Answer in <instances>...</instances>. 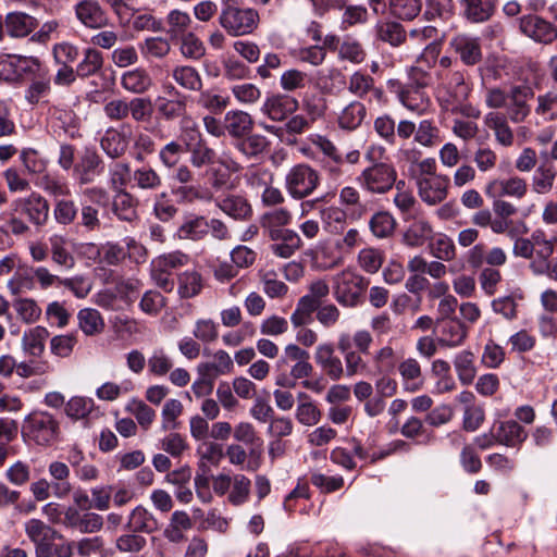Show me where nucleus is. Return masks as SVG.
Wrapping results in <instances>:
<instances>
[{
  "instance_id": "obj_1",
  "label": "nucleus",
  "mask_w": 557,
  "mask_h": 557,
  "mask_svg": "<svg viewBox=\"0 0 557 557\" xmlns=\"http://www.w3.org/2000/svg\"><path fill=\"white\" fill-rule=\"evenodd\" d=\"M372 343V335L366 330L357 331L352 335L349 333L339 334L336 347L345 360V376L352 377L367 370L368 366L362 355L369 354Z\"/></svg>"
},
{
  "instance_id": "obj_2",
  "label": "nucleus",
  "mask_w": 557,
  "mask_h": 557,
  "mask_svg": "<svg viewBox=\"0 0 557 557\" xmlns=\"http://www.w3.org/2000/svg\"><path fill=\"white\" fill-rule=\"evenodd\" d=\"M259 22L256 9L243 7L237 0H222L219 24L230 36L250 35L258 28Z\"/></svg>"
},
{
  "instance_id": "obj_3",
  "label": "nucleus",
  "mask_w": 557,
  "mask_h": 557,
  "mask_svg": "<svg viewBox=\"0 0 557 557\" xmlns=\"http://www.w3.org/2000/svg\"><path fill=\"white\" fill-rule=\"evenodd\" d=\"M21 433L25 442L47 447L59 440L60 423L48 411H33L25 417Z\"/></svg>"
},
{
  "instance_id": "obj_4",
  "label": "nucleus",
  "mask_w": 557,
  "mask_h": 557,
  "mask_svg": "<svg viewBox=\"0 0 557 557\" xmlns=\"http://www.w3.org/2000/svg\"><path fill=\"white\" fill-rule=\"evenodd\" d=\"M369 281L350 269L333 276V294L344 307H356L363 301Z\"/></svg>"
},
{
  "instance_id": "obj_5",
  "label": "nucleus",
  "mask_w": 557,
  "mask_h": 557,
  "mask_svg": "<svg viewBox=\"0 0 557 557\" xmlns=\"http://www.w3.org/2000/svg\"><path fill=\"white\" fill-rule=\"evenodd\" d=\"M320 184V173L307 163L295 164L285 176V188L296 200L311 196Z\"/></svg>"
},
{
  "instance_id": "obj_6",
  "label": "nucleus",
  "mask_w": 557,
  "mask_h": 557,
  "mask_svg": "<svg viewBox=\"0 0 557 557\" xmlns=\"http://www.w3.org/2000/svg\"><path fill=\"white\" fill-rule=\"evenodd\" d=\"M397 173L392 164L380 162L364 169L357 177L359 185L372 194H385L396 182Z\"/></svg>"
},
{
  "instance_id": "obj_7",
  "label": "nucleus",
  "mask_w": 557,
  "mask_h": 557,
  "mask_svg": "<svg viewBox=\"0 0 557 557\" xmlns=\"http://www.w3.org/2000/svg\"><path fill=\"white\" fill-rule=\"evenodd\" d=\"M10 208L14 213L26 216L28 222L38 228L45 226L49 220L50 205L38 193L13 200Z\"/></svg>"
},
{
  "instance_id": "obj_8",
  "label": "nucleus",
  "mask_w": 557,
  "mask_h": 557,
  "mask_svg": "<svg viewBox=\"0 0 557 557\" xmlns=\"http://www.w3.org/2000/svg\"><path fill=\"white\" fill-rule=\"evenodd\" d=\"M440 78L438 94L443 106L468 100L471 87L466 82L465 71H445L440 74Z\"/></svg>"
},
{
  "instance_id": "obj_9",
  "label": "nucleus",
  "mask_w": 557,
  "mask_h": 557,
  "mask_svg": "<svg viewBox=\"0 0 557 557\" xmlns=\"http://www.w3.org/2000/svg\"><path fill=\"white\" fill-rule=\"evenodd\" d=\"M75 18L89 29H103L110 25V16L98 0H78L73 5Z\"/></svg>"
},
{
  "instance_id": "obj_10",
  "label": "nucleus",
  "mask_w": 557,
  "mask_h": 557,
  "mask_svg": "<svg viewBox=\"0 0 557 557\" xmlns=\"http://www.w3.org/2000/svg\"><path fill=\"white\" fill-rule=\"evenodd\" d=\"M534 98V90L529 85H513L508 90L507 116L513 123L523 122L531 112L529 100Z\"/></svg>"
},
{
  "instance_id": "obj_11",
  "label": "nucleus",
  "mask_w": 557,
  "mask_h": 557,
  "mask_svg": "<svg viewBox=\"0 0 557 557\" xmlns=\"http://www.w3.org/2000/svg\"><path fill=\"white\" fill-rule=\"evenodd\" d=\"M519 28L523 35L540 44L548 45L557 39V26L539 15L520 17Z\"/></svg>"
},
{
  "instance_id": "obj_12",
  "label": "nucleus",
  "mask_w": 557,
  "mask_h": 557,
  "mask_svg": "<svg viewBox=\"0 0 557 557\" xmlns=\"http://www.w3.org/2000/svg\"><path fill=\"white\" fill-rule=\"evenodd\" d=\"M449 48L467 66H474L483 59L481 39L467 34H458L449 40Z\"/></svg>"
},
{
  "instance_id": "obj_13",
  "label": "nucleus",
  "mask_w": 557,
  "mask_h": 557,
  "mask_svg": "<svg viewBox=\"0 0 557 557\" xmlns=\"http://www.w3.org/2000/svg\"><path fill=\"white\" fill-rule=\"evenodd\" d=\"M449 181L448 176L442 174L417 177L420 198L431 206L442 202L447 197Z\"/></svg>"
},
{
  "instance_id": "obj_14",
  "label": "nucleus",
  "mask_w": 557,
  "mask_h": 557,
  "mask_svg": "<svg viewBox=\"0 0 557 557\" xmlns=\"http://www.w3.org/2000/svg\"><path fill=\"white\" fill-rule=\"evenodd\" d=\"M490 198L512 197L522 199L528 193V183L519 176L508 178H495L490 181L484 189Z\"/></svg>"
},
{
  "instance_id": "obj_15",
  "label": "nucleus",
  "mask_w": 557,
  "mask_h": 557,
  "mask_svg": "<svg viewBox=\"0 0 557 557\" xmlns=\"http://www.w3.org/2000/svg\"><path fill=\"white\" fill-rule=\"evenodd\" d=\"M434 332L437 335V344L440 346L457 347L465 342L468 329L458 319H438Z\"/></svg>"
},
{
  "instance_id": "obj_16",
  "label": "nucleus",
  "mask_w": 557,
  "mask_h": 557,
  "mask_svg": "<svg viewBox=\"0 0 557 557\" xmlns=\"http://www.w3.org/2000/svg\"><path fill=\"white\" fill-rule=\"evenodd\" d=\"M314 361L321 371L332 381H339L345 376L342 359L335 354V347L331 343L317 346Z\"/></svg>"
},
{
  "instance_id": "obj_17",
  "label": "nucleus",
  "mask_w": 557,
  "mask_h": 557,
  "mask_svg": "<svg viewBox=\"0 0 557 557\" xmlns=\"http://www.w3.org/2000/svg\"><path fill=\"white\" fill-rule=\"evenodd\" d=\"M103 161L92 148H85L78 162L74 165V174L81 185L94 183L103 172Z\"/></svg>"
},
{
  "instance_id": "obj_18",
  "label": "nucleus",
  "mask_w": 557,
  "mask_h": 557,
  "mask_svg": "<svg viewBox=\"0 0 557 557\" xmlns=\"http://www.w3.org/2000/svg\"><path fill=\"white\" fill-rule=\"evenodd\" d=\"M268 236L273 242L270 245L271 252L280 258H290L302 246L300 236L294 230H274Z\"/></svg>"
},
{
  "instance_id": "obj_19",
  "label": "nucleus",
  "mask_w": 557,
  "mask_h": 557,
  "mask_svg": "<svg viewBox=\"0 0 557 557\" xmlns=\"http://www.w3.org/2000/svg\"><path fill=\"white\" fill-rule=\"evenodd\" d=\"M168 94L172 98L158 97L157 111L164 121H174L186 114L187 96L181 94L174 86L168 87Z\"/></svg>"
},
{
  "instance_id": "obj_20",
  "label": "nucleus",
  "mask_w": 557,
  "mask_h": 557,
  "mask_svg": "<svg viewBox=\"0 0 557 557\" xmlns=\"http://www.w3.org/2000/svg\"><path fill=\"white\" fill-rule=\"evenodd\" d=\"M310 354L300 348L296 344H288L284 349V356L281 358L278 363L286 364L289 361L295 362L290 368V376L293 379H307L313 372V367L309 362Z\"/></svg>"
},
{
  "instance_id": "obj_21",
  "label": "nucleus",
  "mask_w": 557,
  "mask_h": 557,
  "mask_svg": "<svg viewBox=\"0 0 557 557\" xmlns=\"http://www.w3.org/2000/svg\"><path fill=\"white\" fill-rule=\"evenodd\" d=\"M298 100L287 95H272L268 97L262 107L261 111L264 115L274 122L285 121L289 114L298 108Z\"/></svg>"
},
{
  "instance_id": "obj_22",
  "label": "nucleus",
  "mask_w": 557,
  "mask_h": 557,
  "mask_svg": "<svg viewBox=\"0 0 557 557\" xmlns=\"http://www.w3.org/2000/svg\"><path fill=\"white\" fill-rule=\"evenodd\" d=\"M498 0H460L461 15L470 23H485L496 12Z\"/></svg>"
},
{
  "instance_id": "obj_23",
  "label": "nucleus",
  "mask_w": 557,
  "mask_h": 557,
  "mask_svg": "<svg viewBox=\"0 0 557 557\" xmlns=\"http://www.w3.org/2000/svg\"><path fill=\"white\" fill-rule=\"evenodd\" d=\"M433 227L423 216H414L403 234V243L411 248L423 246L433 237Z\"/></svg>"
},
{
  "instance_id": "obj_24",
  "label": "nucleus",
  "mask_w": 557,
  "mask_h": 557,
  "mask_svg": "<svg viewBox=\"0 0 557 557\" xmlns=\"http://www.w3.org/2000/svg\"><path fill=\"white\" fill-rule=\"evenodd\" d=\"M51 260L58 267L71 270L75 265V257L70 250V240L62 234H52L48 238Z\"/></svg>"
},
{
  "instance_id": "obj_25",
  "label": "nucleus",
  "mask_w": 557,
  "mask_h": 557,
  "mask_svg": "<svg viewBox=\"0 0 557 557\" xmlns=\"http://www.w3.org/2000/svg\"><path fill=\"white\" fill-rule=\"evenodd\" d=\"M493 426L498 444L507 447H519L527 440V431L515 420L500 421Z\"/></svg>"
},
{
  "instance_id": "obj_26",
  "label": "nucleus",
  "mask_w": 557,
  "mask_h": 557,
  "mask_svg": "<svg viewBox=\"0 0 557 557\" xmlns=\"http://www.w3.org/2000/svg\"><path fill=\"white\" fill-rule=\"evenodd\" d=\"M215 205L228 216L246 221L252 215V208L248 200L239 195H227L223 198H216Z\"/></svg>"
},
{
  "instance_id": "obj_27",
  "label": "nucleus",
  "mask_w": 557,
  "mask_h": 557,
  "mask_svg": "<svg viewBox=\"0 0 557 557\" xmlns=\"http://www.w3.org/2000/svg\"><path fill=\"white\" fill-rule=\"evenodd\" d=\"M208 235L207 219L202 215L188 214L177 227L175 236L178 239L198 242Z\"/></svg>"
},
{
  "instance_id": "obj_28",
  "label": "nucleus",
  "mask_w": 557,
  "mask_h": 557,
  "mask_svg": "<svg viewBox=\"0 0 557 557\" xmlns=\"http://www.w3.org/2000/svg\"><path fill=\"white\" fill-rule=\"evenodd\" d=\"M224 126L225 133L238 139L251 133L253 120L251 115L245 111L231 110L224 115Z\"/></svg>"
},
{
  "instance_id": "obj_29",
  "label": "nucleus",
  "mask_w": 557,
  "mask_h": 557,
  "mask_svg": "<svg viewBox=\"0 0 557 557\" xmlns=\"http://www.w3.org/2000/svg\"><path fill=\"white\" fill-rule=\"evenodd\" d=\"M38 26V21L24 12H10L5 15V29L12 38H24Z\"/></svg>"
},
{
  "instance_id": "obj_30",
  "label": "nucleus",
  "mask_w": 557,
  "mask_h": 557,
  "mask_svg": "<svg viewBox=\"0 0 557 557\" xmlns=\"http://www.w3.org/2000/svg\"><path fill=\"white\" fill-rule=\"evenodd\" d=\"M126 529L129 532L151 534L159 529V521L146 507L138 505L131 511Z\"/></svg>"
},
{
  "instance_id": "obj_31",
  "label": "nucleus",
  "mask_w": 557,
  "mask_h": 557,
  "mask_svg": "<svg viewBox=\"0 0 557 557\" xmlns=\"http://www.w3.org/2000/svg\"><path fill=\"white\" fill-rule=\"evenodd\" d=\"M485 125L494 132L496 141L504 146L513 145L515 136L510 128L507 116L500 112L492 111L485 115Z\"/></svg>"
},
{
  "instance_id": "obj_32",
  "label": "nucleus",
  "mask_w": 557,
  "mask_h": 557,
  "mask_svg": "<svg viewBox=\"0 0 557 557\" xmlns=\"http://www.w3.org/2000/svg\"><path fill=\"white\" fill-rule=\"evenodd\" d=\"M556 177V168L548 161L542 162L533 173L531 180L532 191L537 195L550 193L554 188Z\"/></svg>"
},
{
  "instance_id": "obj_33",
  "label": "nucleus",
  "mask_w": 557,
  "mask_h": 557,
  "mask_svg": "<svg viewBox=\"0 0 557 557\" xmlns=\"http://www.w3.org/2000/svg\"><path fill=\"white\" fill-rule=\"evenodd\" d=\"M121 85L132 94L141 95L151 88L152 78L147 70L136 67L122 74Z\"/></svg>"
},
{
  "instance_id": "obj_34",
  "label": "nucleus",
  "mask_w": 557,
  "mask_h": 557,
  "mask_svg": "<svg viewBox=\"0 0 557 557\" xmlns=\"http://www.w3.org/2000/svg\"><path fill=\"white\" fill-rule=\"evenodd\" d=\"M367 116V108L359 100H354L345 106L338 113L337 123L342 129L355 131Z\"/></svg>"
},
{
  "instance_id": "obj_35",
  "label": "nucleus",
  "mask_w": 557,
  "mask_h": 557,
  "mask_svg": "<svg viewBox=\"0 0 557 557\" xmlns=\"http://www.w3.org/2000/svg\"><path fill=\"white\" fill-rule=\"evenodd\" d=\"M48 471L52 478L51 487L53 495L64 498L72 492V484L69 481L70 468L61 461H53L49 465Z\"/></svg>"
},
{
  "instance_id": "obj_36",
  "label": "nucleus",
  "mask_w": 557,
  "mask_h": 557,
  "mask_svg": "<svg viewBox=\"0 0 557 557\" xmlns=\"http://www.w3.org/2000/svg\"><path fill=\"white\" fill-rule=\"evenodd\" d=\"M103 54L96 48H87L84 50L83 59L78 62L75 73L82 79L88 78L101 73L103 67Z\"/></svg>"
},
{
  "instance_id": "obj_37",
  "label": "nucleus",
  "mask_w": 557,
  "mask_h": 557,
  "mask_svg": "<svg viewBox=\"0 0 557 557\" xmlns=\"http://www.w3.org/2000/svg\"><path fill=\"white\" fill-rule=\"evenodd\" d=\"M376 38L392 47L401 46L407 38L404 26L395 21H383L375 26Z\"/></svg>"
},
{
  "instance_id": "obj_38",
  "label": "nucleus",
  "mask_w": 557,
  "mask_h": 557,
  "mask_svg": "<svg viewBox=\"0 0 557 557\" xmlns=\"http://www.w3.org/2000/svg\"><path fill=\"white\" fill-rule=\"evenodd\" d=\"M128 144L127 136L114 128L108 129L100 140L102 150L112 159L122 157L126 152Z\"/></svg>"
},
{
  "instance_id": "obj_39",
  "label": "nucleus",
  "mask_w": 557,
  "mask_h": 557,
  "mask_svg": "<svg viewBox=\"0 0 557 557\" xmlns=\"http://www.w3.org/2000/svg\"><path fill=\"white\" fill-rule=\"evenodd\" d=\"M49 337V332L44 326H35L26 331L22 337L23 350L33 357H40L46 347V339Z\"/></svg>"
},
{
  "instance_id": "obj_40",
  "label": "nucleus",
  "mask_w": 557,
  "mask_h": 557,
  "mask_svg": "<svg viewBox=\"0 0 557 557\" xmlns=\"http://www.w3.org/2000/svg\"><path fill=\"white\" fill-rule=\"evenodd\" d=\"M234 147L247 158H253L267 150L269 140L263 135L249 133L236 139Z\"/></svg>"
},
{
  "instance_id": "obj_41",
  "label": "nucleus",
  "mask_w": 557,
  "mask_h": 557,
  "mask_svg": "<svg viewBox=\"0 0 557 557\" xmlns=\"http://www.w3.org/2000/svg\"><path fill=\"white\" fill-rule=\"evenodd\" d=\"M339 202L349 210L351 219H361L369 211L368 203L361 201L359 191L352 186L341 189Z\"/></svg>"
},
{
  "instance_id": "obj_42",
  "label": "nucleus",
  "mask_w": 557,
  "mask_h": 557,
  "mask_svg": "<svg viewBox=\"0 0 557 557\" xmlns=\"http://www.w3.org/2000/svg\"><path fill=\"white\" fill-rule=\"evenodd\" d=\"M168 29L164 28L165 33L171 39H178L183 35L189 33V28L193 24L191 17L187 12L181 10H172L166 15Z\"/></svg>"
},
{
  "instance_id": "obj_43",
  "label": "nucleus",
  "mask_w": 557,
  "mask_h": 557,
  "mask_svg": "<svg viewBox=\"0 0 557 557\" xmlns=\"http://www.w3.org/2000/svg\"><path fill=\"white\" fill-rule=\"evenodd\" d=\"M398 370L407 391L414 392L421 388L423 383L422 371L419 362L414 358L405 359L399 363Z\"/></svg>"
},
{
  "instance_id": "obj_44",
  "label": "nucleus",
  "mask_w": 557,
  "mask_h": 557,
  "mask_svg": "<svg viewBox=\"0 0 557 557\" xmlns=\"http://www.w3.org/2000/svg\"><path fill=\"white\" fill-rule=\"evenodd\" d=\"M112 211L122 221L132 222L137 218L133 196L126 190H119L112 200Z\"/></svg>"
},
{
  "instance_id": "obj_45",
  "label": "nucleus",
  "mask_w": 557,
  "mask_h": 557,
  "mask_svg": "<svg viewBox=\"0 0 557 557\" xmlns=\"http://www.w3.org/2000/svg\"><path fill=\"white\" fill-rule=\"evenodd\" d=\"M134 186L149 191H156L162 186V177L151 166L144 165L136 169L132 175Z\"/></svg>"
},
{
  "instance_id": "obj_46",
  "label": "nucleus",
  "mask_w": 557,
  "mask_h": 557,
  "mask_svg": "<svg viewBox=\"0 0 557 557\" xmlns=\"http://www.w3.org/2000/svg\"><path fill=\"white\" fill-rule=\"evenodd\" d=\"M78 326L87 336L100 334L104 327L100 312L92 308H84L77 314Z\"/></svg>"
},
{
  "instance_id": "obj_47",
  "label": "nucleus",
  "mask_w": 557,
  "mask_h": 557,
  "mask_svg": "<svg viewBox=\"0 0 557 557\" xmlns=\"http://www.w3.org/2000/svg\"><path fill=\"white\" fill-rule=\"evenodd\" d=\"M185 153L186 149L183 144L171 140L159 150L158 158L162 166L171 171L180 165Z\"/></svg>"
},
{
  "instance_id": "obj_48",
  "label": "nucleus",
  "mask_w": 557,
  "mask_h": 557,
  "mask_svg": "<svg viewBox=\"0 0 557 557\" xmlns=\"http://www.w3.org/2000/svg\"><path fill=\"white\" fill-rule=\"evenodd\" d=\"M173 79L187 90L198 91L202 88V78L198 71L189 65L176 66L172 73Z\"/></svg>"
},
{
  "instance_id": "obj_49",
  "label": "nucleus",
  "mask_w": 557,
  "mask_h": 557,
  "mask_svg": "<svg viewBox=\"0 0 557 557\" xmlns=\"http://www.w3.org/2000/svg\"><path fill=\"white\" fill-rule=\"evenodd\" d=\"M454 366L458 374L459 381L463 385H470L476 373L474 366V355L469 350L460 351L454 360Z\"/></svg>"
},
{
  "instance_id": "obj_50",
  "label": "nucleus",
  "mask_w": 557,
  "mask_h": 557,
  "mask_svg": "<svg viewBox=\"0 0 557 557\" xmlns=\"http://www.w3.org/2000/svg\"><path fill=\"white\" fill-rule=\"evenodd\" d=\"M399 102L408 110L422 114L426 111L430 104V98L424 90L406 86Z\"/></svg>"
},
{
  "instance_id": "obj_51",
  "label": "nucleus",
  "mask_w": 557,
  "mask_h": 557,
  "mask_svg": "<svg viewBox=\"0 0 557 557\" xmlns=\"http://www.w3.org/2000/svg\"><path fill=\"white\" fill-rule=\"evenodd\" d=\"M25 532L33 543L42 542L44 540L63 539L61 533L39 519L28 520L25 523Z\"/></svg>"
},
{
  "instance_id": "obj_52",
  "label": "nucleus",
  "mask_w": 557,
  "mask_h": 557,
  "mask_svg": "<svg viewBox=\"0 0 557 557\" xmlns=\"http://www.w3.org/2000/svg\"><path fill=\"white\" fill-rule=\"evenodd\" d=\"M431 255L442 261H451L456 258L454 240L446 234H438L429 243Z\"/></svg>"
},
{
  "instance_id": "obj_53",
  "label": "nucleus",
  "mask_w": 557,
  "mask_h": 557,
  "mask_svg": "<svg viewBox=\"0 0 557 557\" xmlns=\"http://www.w3.org/2000/svg\"><path fill=\"white\" fill-rule=\"evenodd\" d=\"M369 227L375 237L387 238L394 233L396 221L391 213L379 211L371 216Z\"/></svg>"
},
{
  "instance_id": "obj_54",
  "label": "nucleus",
  "mask_w": 557,
  "mask_h": 557,
  "mask_svg": "<svg viewBox=\"0 0 557 557\" xmlns=\"http://www.w3.org/2000/svg\"><path fill=\"white\" fill-rule=\"evenodd\" d=\"M338 58L354 64H360L366 60L367 52L360 41L346 36L339 45Z\"/></svg>"
},
{
  "instance_id": "obj_55",
  "label": "nucleus",
  "mask_w": 557,
  "mask_h": 557,
  "mask_svg": "<svg viewBox=\"0 0 557 557\" xmlns=\"http://www.w3.org/2000/svg\"><path fill=\"white\" fill-rule=\"evenodd\" d=\"M391 14L403 21L414 20L422 9L421 0H389Z\"/></svg>"
},
{
  "instance_id": "obj_56",
  "label": "nucleus",
  "mask_w": 557,
  "mask_h": 557,
  "mask_svg": "<svg viewBox=\"0 0 557 557\" xmlns=\"http://www.w3.org/2000/svg\"><path fill=\"white\" fill-rule=\"evenodd\" d=\"M455 10L453 0H425L424 16L429 21H448L455 15Z\"/></svg>"
},
{
  "instance_id": "obj_57",
  "label": "nucleus",
  "mask_w": 557,
  "mask_h": 557,
  "mask_svg": "<svg viewBox=\"0 0 557 557\" xmlns=\"http://www.w3.org/2000/svg\"><path fill=\"white\" fill-rule=\"evenodd\" d=\"M292 212L286 208H277L261 216V225L268 235L274 230H283L292 222Z\"/></svg>"
},
{
  "instance_id": "obj_58",
  "label": "nucleus",
  "mask_w": 557,
  "mask_h": 557,
  "mask_svg": "<svg viewBox=\"0 0 557 557\" xmlns=\"http://www.w3.org/2000/svg\"><path fill=\"white\" fill-rule=\"evenodd\" d=\"M202 288V277L197 271H185L178 276V294L182 298L197 296Z\"/></svg>"
},
{
  "instance_id": "obj_59",
  "label": "nucleus",
  "mask_w": 557,
  "mask_h": 557,
  "mask_svg": "<svg viewBox=\"0 0 557 557\" xmlns=\"http://www.w3.org/2000/svg\"><path fill=\"white\" fill-rule=\"evenodd\" d=\"M136 123L150 122L153 114L152 101L148 97H135L128 101V115Z\"/></svg>"
},
{
  "instance_id": "obj_60",
  "label": "nucleus",
  "mask_w": 557,
  "mask_h": 557,
  "mask_svg": "<svg viewBox=\"0 0 557 557\" xmlns=\"http://www.w3.org/2000/svg\"><path fill=\"white\" fill-rule=\"evenodd\" d=\"M198 91L197 104L211 113H221L230 104V97L215 94L210 89Z\"/></svg>"
},
{
  "instance_id": "obj_61",
  "label": "nucleus",
  "mask_w": 557,
  "mask_h": 557,
  "mask_svg": "<svg viewBox=\"0 0 557 557\" xmlns=\"http://www.w3.org/2000/svg\"><path fill=\"white\" fill-rule=\"evenodd\" d=\"M51 90L48 73L38 75L25 90V99L29 104H38Z\"/></svg>"
},
{
  "instance_id": "obj_62",
  "label": "nucleus",
  "mask_w": 557,
  "mask_h": 557,
  "mask_svg": "<svg viewBox=\"0 0 557 557\" xmlns=\"http://www.w3.org/2000/svg\"><path fill=\"white\" fill-rule=\"evenodd\" d=\"M178 39L181 40V52L185 58L200 60L206 54V47L195 33L189 32Z\"/></svg>"
},
{
  "instance_id": "obj_63",
  "label": "nucleus",
  "mask_w": 557,
  "mask_h": 557,
  "mask_svg": "<svg viewBox=\"0 0 557 557\" xmlns=\"http://www.w3.org/2000/svg\"><path fill=\"white\" fill-rule=\"evenodd\" d=\"M414 140L424 147H433L441 141L440 128L434 121L422 120L417 126Z\"/></svg>"
},
{
  "instance_id": "obj_64",
  "label": "nucleus",
  "mask_w": 557,
  "mask_h": 557,
  "mask_svg": "<svg viewBox=\"0 0 557 557\" xmlns=\"http://www.w3.org/2000/svg\"><path fill=\"white\" fill-rule=\"evenodd\" d=\"M95 408L91 398L74 396L65 404V413L73 420L85 419Z\"/></svg>"
}]
</instances>
